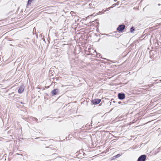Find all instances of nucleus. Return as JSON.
Wrapping results in <instances>:
<instances>
[{
	"label": "nucleus",
	"instance_id": "f257e3e1",
	"mask_svg": "<svg viewBox=\"0 0 161 161\" xmlns=\"http://www.w3.org/2000/svg\"><path fill=\"white\" fill-rule=\"evenodd\" d=\"M146 158V155H142L138 158L137 161H144Z\"/></svg>",
	"mask_w": 161,
	"mask_h": 161
},
{
	"label": "nucleus",
	"instance_id": "f03ea898",
	"mask_svg": "<svg viewBox=\"0 0 161 161\" xmlns=\"http://www.w3.org/2000/svg\"><path fill=\"white\" fill-rule=\"evenodd\" d=\"M101 102V100L98 99H94L92 101V103L96 105L99 103Z\"/></svg>",
	"mask_w": 161,
	"mask_h": 161
},
{
	"label": "nucleus",
	"instance_id": "7ed1b4c3",
	"mask_svg": "<svg viewBox=\"0 0 161 161\" xmlns=\"http://www.w3.org/2000/svg\"><path fill=\"white\" fill-rule=\"evenodd\" d=\"M118 97L120 99H123L125 98V96L124 94L119 93L118 94Z\"/></svg>",
	"mask_w": 161,
	"mask_h": 161
},
{
	"label": "nucleus",
	"instance_id": "20e7f679",
	"mask_svg": "<svg viewBox=\"0 0 161 161\" xmlns=\"http://www.w3.org/2000/svg\"><path fill=\"white\" fill-rule=\"evenodd\" d=\"M125 28V25H121L119 26L117 29V30L119 31L123 30Z\"/></svg>",
	"mask_w": 161,
	"mask_h": 161
},
{
	"label": "nucleus",
	"instance_id": "39448f33",
	"mask_svg": "<svg viewBox=\"0 0 161 161\" xmlns=\"http://www.w3.org/2000/svg\"><path fill=\"white\" fill-rule=\"evenodd\" d=\"M59 90L58 89H56L53 90L52 92L51 93L53 96H54V95H56L57 93L59 92Z\"/></svg>",
	"mask_w": 161,
	"mask_h": 161
},
{
	"label": "nucleus",
	"instance_id": "423d86ee",
	"mask_svg": "<svg viewBox=\"0 0 161 161\" xmlns=\"http://www.w3.org/2000/svg\"><path fill=\"white\" fill-rule=\"evenodd\" d=\"M24 86L22 85L21 86V87L19 88L18 90V92L19 93H22L24 91Z\"/></svg>",
	"mask_w": 161,
	"mask_h": 161
},
{
	"label": "nucleus",
	"instance_id": "0eeeda50",
	"mask_svg": "<svg viewBox=\"0 0 161 161\" xmlns=\"http://www.w3.org/2000/svg\"><path fill=\"white\" fill-rule=\"evenodd\" d=\"M33 0H29L28 1V4H27V5L28 4H30L31 3V2L33 1Z\"/></svg>",
	"mask_w": 161,
	"mask_h": 161
},
{
	"label": "nucleus",
	"instance_id": "6e6552de",
	"mask_svg": "<svg viewBox=\"0 0 161 161\" xmlns=\"http://www.w3.org/2000/svg\"><path fill=\"white\" fill-rule=\"evenodd\" d=\"M134 31V29L133 28V27L131 28L130 30V32H132Z\"/></svg>",
	"mask_w": 161,
	"mask_h": 161
},
{
	"label": "nucleus",
	"instance_id": "1a4fd4ad",
	"mask_svg": "<svg viewBox=\"0 0 161 161\" xmlns=\"http://www.w3.org/2000/svg\"><path fill=\"white\" fill-rule=\"evenodd\" d=\"M120 156V154H118L117 155H116V156H115L114 157H116V158H117V157H119V156Z\"/></svg>",
	"mask_w": 161,
	"mask_h": 161
},
{
	"label": "nucleus",
	"instance_id": "9d476101",
	"mask_svg": "<svg viewBox=\"0 0 161 161\" xmlns=\"http://www.w3.org/2000/svg\"><path fill=\"white\" fill-rule=\"evenodd\" d=\"M37 119L36 118H34V120H37Z\"/></svg>",
	"mask_w": 161,
	"mask_h": 161
},
{
	"label": "nucleus",
	"instance_id": "9b49d317",
	"mask_svg": "<svg viewBox=\"0 0 161 161\" xmlns=\"http://www.w3.org/2000/svg\"><path fill=\"white\" fill-rule=\"evenodd\" d=\"M113 8V7H110L109 8H108V9H110V8Z\"/></svg>",
	"mask_w": 161,
	"mask_h": 161
},
{
	"label": "nucleus",
	"instance_id": "f8f14e48",
	"mask_svg": "<svg viewBox=\"0 0 161 161\" xmlns=\"http://www.w3.org/2000/svg\"><path fill=\"white\" fill-rule=\"evenodd\" d=\"M114 2H116L117 1V0H114Z\"/></svg>",
	"mask_w": 161,
	"mask_h": 161
},
{
	"label": "nucleus",
	"instance_id": "ddd939ff",
	"mask_svg": "<svg viewBox=\"0 0 161 161\" xmlns=\"http://www.w3.org/2000/svg\"><path fill=\"white\" fill-rule=\"evenodd\" d=\"M113 5H114V6H115V4H114Z\"/></svg>",
	"mask_w": 161,
	"mask_h": 161
}]
</instances>
